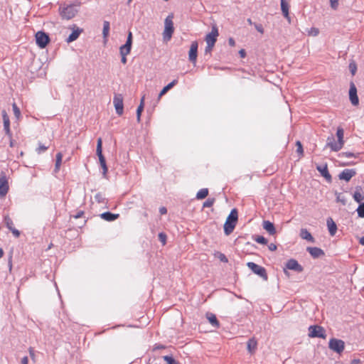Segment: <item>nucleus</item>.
Segmentation results:
<instances>
[{
  "label": "nucleus",
  "instance_id": "nucleus-1",
  "mask_svg": "<svg viewBox=\"0 0 364 364\" xmlns=\"http://www.w3.org/2000/svg\"><path fill=\"white\" fill-rule=\"evenodd\" d=\"M238 213L237 210L234 208L231 210L228 215L225 224H224V232L225 235H229L232 233L235 229L236 223L237 222Z\"/></svg>",
  "mask_w": 364,
  "mask_h": 364
},
{
  "label": "nucleus",
  "instance_id": "nucleus-2",
  "mask_svg": "<svg viewBox=\"0 0 364 364\" xmlns=\"http://www.w3.org/2000/svg\"><path fill=\"white\" fill-rule=\"evenodd\" d=\"M173 18V14H171V15H168L165 19V22H164L165 28H164V33H163L164 38L165 40H168V41L170 40L173 33L174 27H173V21H172Z\"/></svg>",
  "mask_w": 364,
  "mask_h": 364
},
{
  "label": "nucleus",
  "instance_id": "nucleus-3",
  "mask_svg": "<svg viewBox=\"0 0 364 364\" xmlns=\"http://www.w3.org/2000/svg\"><path fill=\"white\" fill-rule=\"evenodd\" d=\"M102 138H98L97 144L96 152H97V155L99 157V161H100V166H101V167L102 168V170H103V172H102L103 176H105L106 174H107V172L108 171V168H107V164H106L105 158V156L102 154Z\"/></svg>",
  "mask_w": 364,
  "mask_h": 364
},
{
  "label": "nucleus",
  "instance_id": "nucleus-4",
  "mask_svg": "<svg viewBox=\"0 0 364 364\" xmlns=\"http://www.w3.org/2000/svg\"><path fill=\"white\" fill-rule=\"evenodd\" d=\"M247 266L256 274L259 275L264 280L267 281L268 279V276L267 274V271L264 267H261L252 262H249L247 264Z\"/></svg>",
  "mask_w": 364,
  "mask_h": 364
},
{
  "label": "nucleus",
  "instance_id": "nucleus-5",
  "mask_svg": "<svg viewBox=\"0 0 364 364\" xmlns=\"http://www.w3.org/2000/svg\"><path fill=\"white\" fill-rule=\"evenodd\" d=\"M309 336L311 338H326V331L321 326H310L309 328Z\"/></svg>",
  "mask_w": 364,
  "mask_h": 364
},
{
  "label": "nucleus",
  "instance_id": "nucleus-6",
  "mask_svg": "<svg viewBox=\"0 0 364 364\" xmlns=\"http://www.w3.org/2000/svg\"><path fill=\"white\" fill-rule=\"evenodd\" d=\"M77 10L74 5H69L63 9H60V14L63 18L69 20L73 18L76 14Z\"/></svg>",
  "mask_w": 364,
  "mask_h": 364
},
{
  "label": "nucleus",
  "instance_id": "nucleus-7",
  "mask_svg": "<svg viewBox=\"0 0 364 364\" xmlns=\"http://www.w3.org/2000/svg\"><path fill=\"white\" fill-rule=\"evenodd\" d=\"M36 44L41 48H44L50 42V38L48 34L43 31H38L36 33Z\"/></svg>",
  "mask_w": 364,
  "mask_h": 364
},
{
  "label": "nucleus",
  "instance_id": "nucleus-8",
  "mask_svg": "<svg viewBox=\"0 0 364 364\" xmlns=\"http://www.w3.org/2000/svg\"><path fill=\"white\" fill-rule=\"evenodd\" d=\"M9 189V182L5 172L0 173V197L4 198L7 194Z\"/></svg>",
  "mask_w": 364,
  "mask_h": 364
},
{
  "label": "nucleus",
  "instance_id": "nucleus-9",
  "mask_svg": "<svg viewBox=\"0 0 364 364\" xmlns=\"http://www.w3.org/2000/svg\"><path fill=\"white\" fill-rule=\"evenodd\" d=\"M328 347L331 350L338 353H341L344 350L345 343L342 340L331 338L329 341Z\"/></svg>",
  "mask_w": 364,
  "mask_h": 364
},
{
  "label": "nucleus",
  "instance_id": "nucleus-10",
  "mask_svg": "<svg viewBox=\"0 0 364 364\" xmlns=\"http://www.w3.org/2000/svg\"><path fill=\"white\" fill-rule=\"evenodd\" d=\"M113 103L118 115H122L124 112L123 97L121 94H116L113 99Z\"/></svg>",
  "mask_w": 364,
  "mask_h": 364
},
{
  "label": "nucleus",
  "instance_id": "nucleus-11",
  "mask_svg": "<svg viewBox=\"0 0 364 364\" xmlns=\"http://www.w3.org/2000/svg\"><path fill=\"white\" fill-rule=\"evenodd\" d=\"M349 99L353 105H358L359 100L357 95V88L353 82H351L350 84Z\"/></svg>",
  "mask_w": 364,
  "mask_h": 364
},
{
  "label": "nucleus",
  "instance_id": "nucleus-12",
  "mask_svg": "<svg viewBox=\"0 0 364 364\" xmlns=\"http://www.w3.org/2000/svg\"><path fill=\"white\" fill-rule=\"evenodd\" d=\"M198 43L196 41H194L191 43L190 50L188 53V59L193 64L196 63L198 56Z\"/></svg>",
  "mask_w": 364,
  "mask_h": 364
},
{
  "label": "nucleus",
  "instance_id": "nucleus-13",
  "mask_svg": "<svg viewBox=\"0 0 364 364\" xmlns=\"http://www.w3.org/2000/svg\"><path fill=\"white\" fill-rule=\"evenodd\" d=\"M218 30L215 26L212 27L211 32L206 35L205 41L207 44H210V46H215V43L217 41V37L218 36Z\"/></svg>",
  "mask_w": 364,
  "mask_h": 364
},
{
  "label": "nucleus",
  "instance_id": "nucleus-14",
  "mask_svg": "<svg viewBox=\"0 0 364 364\" xmlns=\"http://www.w3.org/2000/svg\"><path fill=\"white\" fill-rule=\"evenodd\" d=\"M286 268L297 272H302L304 267L294 259H289L286 263Z\"/></svg>",
  "mask_w": 364,
  "mask_h": 364
},
{
  "label": "nucleus",
  "instance_id": "nucleus-15",
  "mask_svg": "<svg viewBox=\"0 0 364 364\" xmlns=\"http://www.w3.org/2000/svg\"><path fill=\"white\" fill-rule=\"evenodd\" d=\"M2 118L4 122V129L6 134L9 138H11V132L10 130V120L9 117L5 110L2 111Z\"/></svg>",
  "mask_w": 364,
  "mask_h": 364
},
{
  "label": "nucleus",
  "instance_id": "nucleus-16",
  "mask_svg": "<svg viewBox=\"0 0 364 364\" xmlns=\"http://www.w3.org/2000/svg\"><path fill=\"white\" fill-rule=\"evenodd\" d=\"M356 174V171L355 169H344L342 172L338 175V178L340 180H344L346 181H349L350 178Z\"/></svg>",
  "mask_w": 364,
  "mask_h": 364
},
{
  "label": "nucleus",
  "instance_id": "nucleus-17",
  "mask_svg": "<svg viewBox=\"0 0 364 364\" xmlns=\"http://www.w3.org/2000/svg\"><path fill=\"white\" fill-rule=\"evenodd\" d=\"M326 146L330 147L333 151H338L342 149L341 143L335 141V139L333 135L328 137Z\"/></svg>",
  "mask_w": 364,
  "mask_h": 364
},
{
  "label": "nucleus",
  "instance_id": "nucleus-18",
  "mask_svg": "<svg viewBox=\"0 0 364 364\" xmlns=\"http://www.w3.org/2000/svg\"><path fill=\"white\" fill-rule=\"evenodd\" d=\"M4 223L6 228L12 232L13 235L16 237H18L20 236V232L14 227L13 221L9 215H6L4 217Z\"/></svg>",
  "mask_w": 364,
  "mask_h": 364
},
{
  "label": "nucleus",
  "instance_id": "nucleus-19",
  "mask_svg": "<svg viewBox=\"0 0 364 364\" xmlns=\"http://www.w3.org/2000/svg\"><path fill=\"white\" fill-rule=\"evenodd\" d=\"M70 28L73 30V32L67 38V43H71L75 41L79 37L80 34L83 31L82 28L77 27L75 25H73Z\"/></svg>",
  "mask_w": 364,
  "mask_h": 364
},
{
  "label": "nucleus",
  "instance_id": "nucleus-20",
  "mask_svg": "<svg viewBox=\"0 0 364 364\" xmlns=\"http://www.w3.org/2000/svg\"><path fill=\"white\" fill-rule=\"evenodd\" d=\"M306 250L314 258H318L324 256L325 255L323 250L316 247H308Z\"/></svg>",
  "mask_w": 364,
  "mask_h": 364
},
{
  "label": "nucleus",
  "instance_id": "nucleus-21",
  "mask_svg": "<svg viewBox=\"0 0 364 364\" xmlns=\"http://www.w3.org/2000/svg\"><path fill=\"white\" fill-rule=\"evenodd\" d=\"M316 169L320 172L321 176L326 179L328 182H331L332 178L328 171V166L326 164H324L323 166L318 165L316 166Z\"/></svg>",
  "mask_w": 364,
  "mask_h": 364
},
{
  "label": "nucleus",
  "instance_id": "nucleus-22",
  "mask_svg": "<svg viewBox=\"0 0 364 364\" xmlns=\"http://www.w3.org/2000/svg\"><path fill=\"white\" fill-rule=\"evenodd\" d=\"M257 348V341L255 337L251 338L247 343V348L250 354H254Z\"/></svg>",
  "mask_w": 364,
  "mask_h": 364
},
{
  "label": "nucleus",
  "instance_id": "nucleus-23",
  "mask_svg": "<svg viewBox=\"0 0 364 364\" xmlns=\"http://www.w3.org/2000/svg\"><path fill=\"white\" fill-rule=\"evenodd\" d=\"M354 200L358 203H363L364 201V196L363 195V189L361 186H357L353 194Z\"/></svg>",
  "mask_w": 364,
  "mask_h": 364
},
{
  "label": "nucleus",
  "instance_id": "nucleus-24",
  "mask_svg": "<svg viewBox=\"0 0 364 364\" xmlns=\"http://www.w3.org/2000/svg\"><path fill=\"white\" fill-rule=\"evenodd\" d=\"M263 228L271 235H274L277 232L274 224L269 220L263 221Z\"/></svg>",
  "mask_w": 364,
  "mask_h": 364
},
{
  "label": "nucleus",
  "instance_id": "nucleus-25",
  "mask_svg": "<svg viewBox=\"0 0 364 364\" xmlns=\"http://www.w3.org/2000/svg\"><path fill=\"white\" fill-rule=\"evenodd\" d=\"M327 226H328L330 235L331 236L335 235L336 230H337V226L331 218H328L327 219Z\"/></svg>",
  "mask_w": 364,
  "mask_h": 364
},
{
  "label": "nucleus",
  "instance_id": "nucleus-26",
  "mask_svg": "<svg viewBox=\"0 0 364 364\" xmlns=\"http://www.w3.org/2000/svg\"><path fill=\"white\" fill-rule=\"evenodd\" d=\"M206 318L209 321V322L212 324V326H213L215 328H219L220 323L218 321L216 316L214 314L208 312L206 314Z\"/></svg>",
  "mask_w": 364,
  "mask_h": 364
},
{
  "label": "nucleus",
  "instance_id": "nucleus-27",
  "mask_svg": "<svg viewBox=\"0 0 364 364\" xmlns=\"http://www.w3.org/2000/svg\"><path fill=\"white\" fill-rule=\"evenodd\" d=\"M119 214H114L110 212H105L100 215L101 218L107 221H114L119 218Z\"/></svg>",
  "mask_w": 364,
  "mask_h": 364
},
{
  "label": "nucleus",
  "instance_id": "nucleus-28",
  "mask_svg": "<svg viewBox=\"0 0 364 364\" xmlns=\"http://www.w3.org/2000/svg\"><path fill=\"white\" fill-rule=\"evenodd\" d=\"M300 237L311 242H314V238L311 235V234L306 229H301L300 232Z\"/></svg>",
  "mask_w": 364,
  "mask_h": 364
},
{
  "label": "nucleus",
  "instance_id": "nucleus-29",
  "mask_svg": "<svg viewBox=\"0 0 364 364\" xmlns=\"http://www.w3.org/2000/svg\"><path fill=\"white\" fill-rule=\"evenodd\" d=\"M289 5L288 2L286 1V0H281V9L282 11V14L284 16L287 18L288 20L290 19L289 14Z\"/></svg>",
  "mask_w": 364,
  "mask_h": 364
},
{
  "label": "nucleus",
  "instance_id": "nucleus-30",
  "mask_svg": "<svg viewBox=\"0 0 364 364\" xmlns=\"http://www.w3.org/2000/svg\"><path fill=\"white\" fill-rule=\"evenodd\" d=\"M178 83V80L175 79L170 83H168L166 86H165L159 95V99L161 98L163 95H164L169 90H171L174 85Z\"/></svg>",
  "mask_w": 364,
  "mask_h": 364
},
{
  "label": "nucleus",
  "instance_id": "nucleus-31",
  "mask_svg": "<svg viewBox=\"0 0 364 364\" xmlns=\"http://www.w3.org/2000/svg\"><path fill=\"white\" fill-rule=\"evenodd\" d=\"M132 42L126 41V43L119 48L120 53L129 54L132 48Z\"/></svg>",
  "mask_w": 364,
  "mask_h": 364
},
{
  "label": "nucleus",
  "instance_id": "nucleus-32",
  "mask_svg": "<svg viewBox=\"0 0 364 364\" xmlns=\"http://www.w3.org/2000/svg\"><path fill=\"white\" fill-rule=\"evenodd\" d=\"M208 195V188H202L200 189L196 194V198L198 200L205 198Z\"/></svg>",
  "mask_w": 364,
  "mask_h": 364
},
{
  "label": "nucleus",
  "instance_id": "nucleus-33",
  "mask_svg": "<svg viewBox=\"0 0 364 364\" xmlns=\"http://www.w3.org/2000/svg\"><path fill=\"white\" fill-rule=\"evenodd\" d=\"M343 129L341 127H338V129H337V132H336V136L338 137V143H341V146L343 147V144H344V141H343Z\"/></svg>",
  "mask_w": 364,
  "mask_h": 364
},
{
  "label": "nucleus",
  "instance_id": "nucleus-34",
  "mask_svg": "<svg viewBox=\"0 0 364 364\" xmlns=\"http://www.w3.org/2000/svg\"><path fill=\"white\" fill-rule=\"evenodd\" d=\"M109 23L107 21H104L102 34L104 38H106L109 35Z\"/></svg>",
  "mask_w": 364,
  "mask_h": 364
},
{
  "label": "nucleus",
  "instance_id": "nucleus-35",
  "mask_svg": "<svg viewBox=\"0 0 364 364\" xmlns=\"http://www.w3.org/2000/svg\"><path fill=\"white\" fill-rule=\"evenodd\" d=\"M63 159V154L59 152L56 154V161H55V171H58L60 168V166L61 165Z\"/></svg>",
  "mask_w": 364,
  "mask_h": 364
},
{
  "label": "nucleus",
  "instance_id": "nucleus-36",
  "mask_svg": "<svg viewBox=\"0 0 364 364\" xmlns=\"http://www.w3.org/2000/svg\"><path fill=\"white\" fill-rule=\"evenodd\" d=\"M164 360L166 361L167 364H179L172 356L165 355L163 357Z\"/></svg>",
  "mask_w": 364,
  "mask_h": 364
},
{
  "label": "nucleus",
  "instance_id": "nucleus-37",
  "mask_svg": "<svg viewBox=\"0 0 364 364\" xmlns=\"http://www.w3.org/2000/svg\"><path fill=\"white\" fill-rule=\"evenodd\" d=\"M215 201V199L214 198H209L207 199L206 201L203 203V208H210L212 207Z\"/></svg>",
  "mask_w": 364,
  "mask_h": 364
},
{
  "label": "nucleus",
  "instance_id": "nucleus-38",
  "mask_svg": "<svg viewBox=\"0 0 364 364\" xmlns=\"http://www.w3.org/2000/svg\"><path fill=\"white\" fill-rule=\"evenodd\" d=\"M95 199L99 203H105V198L101 193H97L95 196Z\"/></svg>",
  "mask_w": 364,
  "mask_h": 364
},
{
  "label": "nucleus",
  "instance_id": "nucleus-39",
  "mask_svg": "<svg viewBox=\"0 0 364 364\" xmlns=\"http://www.w3.org/2000/svg\"><path fill=\"white\" fill-rule=\"evenodd\" d=\"M296 146H297L296 152L299 155V157L303 156L304 150L303 146L300 141H297L296 142Z\"/></svg>",
  "mask_w": 364,
  "mask_h": 364
},
{
  "label": "nucleus",
  "instance_id": "nucleus-40",
  "mask_svg": "<svg viewBox=\"0 0 364 364\" xmlns=\"http://www.w3.org/2000/svg\"><path fill=\"white\" fill-rule=\"evenodd\" d=\"M12 107H13V111H14V114L15 117H16V119H19L21 117V111H20L19 108L17 107L16 103H14L12 105Z\"/></svg>",
  "mask_w": 364,
  "mask_h": 364
},
{
  "label": "nucleus",
  "instance_id": "nucleus-41",
  "mask_svg": "<svg viewBox=\"0 0 364 364\" xmlns=\"http://www.w3.org/2000/svg\"><path fill=\"white\" fill-rule=\"evenodd\" d=\"M255 240L257 242L260 243V244H263V245H267V240L265 237H264L263 236L257 235L255 237Z\"/></svg>",
  "mask_w": 364,
  "mask_h": 364
},
{
  "label": "nucleus",
  "instance_id": "nucleus-42",
  "mask_svg": "<svg viewBox=\"0 0 364 364\" xmlns=\"http://www.w3.org/2000/svg\"><path fill=\"white\" fill-rule=\"evenodd\" d=\"M144 107L142 105H139L137 109H136V120L138 122H140L141 121V112L144 110Z\"/></svg>",
  "mask_w": 364,
  "mask_h": 364
},
{
  "label": "nucleus",
  "instance_id": "nucleus-43",
  "mask_svg": "<svg viewBox=\"0 0 364 364\" xmlns=\"http://www.w3.org/2000/svg\"><path fill=\"white\" fill-rule=\"evenodd\" d=\"M215 255L223 262H228V259L226 256L220 252H217Z\"/></svg>",
  "mask_w": 364,
  "mask_h": 364
},
{
  "label": "nucleus",
  "instance_id": "nucleus-44",
  "mask_svg": "<svg viewBox=\"0 0 364 364\" xmlns=\"http://www.w3.org/2000/svg\"><path fill=\"white\" fill-rule=\"evenodd\" d=\"M358 215L360 218H364V203H360L357 209Z\"/></svg>",
  "mask_w": 364,
  "mask_h": 364
},
{
  "label": "nucleus",
  "instance_id": "nucleus-45",
  "mask_svg": "<svg viewBox=\"0 0 364 364\" xmlns=\"http://www.w3.org/2000/svg\"><path fill=\"white\" fill-rule=\"evenodd\" d=\"M349 69L353 75H354L357 70V65L355 62H351L349 64Z\"/></svg>",
  "mask_w": 364,
  "mask_h": 364
},
{
  "label": "nucleus",
  "instance_id": "nucleus-46",
  "mask_svg": "<svg viewBox=\"0 0 364 364\" xmlns=\"http://www.w3.org/2000/svg\"><path fill=\"white\" fill-rule=\"evenodd\" d=\"M48 149V146H45L41 144H39L38 147L36 149V151L38 154H41L46 151Z\"/></svg>",
  "mask_w": 364,
  "mask_h": 364
},
{
  "label": "nucleus",
  "instance_id": "nucleus-47",
  "mask_svg": "<svg viewBox=\"0 0 364 364\" xmlns=\"http://www.w3.org/2000/svg\"><path fill=\"white\" fill-rule=\"evenodd\" d=\"M159 240L162 242V244L164 245L166 242V235L164 232H160L159 234Z\"/></svg>",
  "mask_w": 364,
  "mask_h": 364
},
{
  "label": "nucleus",
  "instance_id": "nucleus-48",
  "mask_svg": "<svg viewBox=\"0 0 364 364\" xmlns=\"http://www.w3.org/2000/svg\"><path fill=\"white\" fill-rule=\"evenodd\" d=\"M331 2V7L336 10L338 8V0H330Z\"/></svg>",
  "mask_w": 364,
  "mask_h": 364
},
{
  "label": "nucleus",
  "instance_id": "nucleus-49",
  "mask_svg": "<svg viewBox=\"0 0 364 364\" xmlns=\"http://www.w3.org/2000/svg\"><path fill=\"white\" fill-rule=\"evenodd\" d=\"M256 30L261 34L264 33V28L262 24L254 23Z\"/></svg>",
  "mask_w": 364,
  "mask_h": 364
},
{
  "label": "nucleus",
  "instance_id": "nucleus-50",
  "mask_svg": "<svg viewBox=\"0 0 364 364\" xmlns=\"http://www.w3.org/2000/svg\"><path fill=\"white\" fill-rule=\"evenodd\" d=\"M341 156H345L346 157H356L357 156L354 153L350 152V151L343 152L341 154Z\"/></svg>",
  "mask_w": 364,
  "mask_h": 364
},
{
  "label": "nucleus",
  "instance_id": "nucleus-51",
  "mask_svg": "<svg viewBox=\"0 0 364 364\" xmlns=\"http://www.w3.org/2000/svg\"><path fill=\"white\" fill-rule=\"evenodd\" d=\"M214 46H210V44H207L205 47V53H210L213 48Z\"/></svg>",
  "mask_w": 364,
  "mask_h": 364
},
{
  "label": "nucleus",
  "instance_id": "nucleus-52",
  "mask_svg": "<svg viewBox=\"0 0 364 364\" xmlns=\"http://www.w3.org/2000/svg\"><path fill=\"white\" fill-rule=\"evenodd\" d=\"M120 55H122V59H121V61L123 64H126L127 63V58L126 56L128 55V54H125V53H120Z\"/></svg>",
  "mask_w": 364,
  "mask_h": 364
},
{
  "label": "nucleus",
  "instance_id": "nucleus-53",
  "mask_svg": "<svg viewBox=\"0 0 364 364\" xmlns=\"http://www.w3.org/2000/svg\"><path fill=\"white\" fill-rule=\"evenodd\" d=\"M268 248L270 251H275L277 250V245L274 243H271L268 245Z\"/></svg>",
  "mask_w": 364,
  "mask_h": 364
},
{
  "label": "nucleus",
  "instance_id": "nucleus-54",
  "mask_svg": "<svg viewBox=\"0 0 364 364\" xmlns=\"http://www.w3.org/2000/svg\"><path fill=\"white\" fill-rule=\"evenodd\" d=\"M29 354L31 358L34 360L35 359V354H34V350L33 348H29Z\"/></svg>",
  "mask_w": 364,
  "mask_h": 364
},
{
  "label": "nucleus",
  "instance_id": "nucleus-55",
  "mask_svg": "<svg viewBox=\"0 0 364 364\" xmlns=\"http://www.w3.org/2000/svg\"><path fill=\"white\" fill-rule=\"evenodd\" d=\"M83 215H84V212H83V211H82V210H80V211L77 212L76 215H73V217H74L75 218H81Z\"/></svg>",
  "mask_w": 364,
  "mask_h": 364
},
{
  "label": "nucleus",
  "instance_id": "nucleus-56",
  "mask_svg": "<svg viewBox=\"0 0 364 364\" xmlns=\"http://www.w3.org/2000/svg\"><path fill=\"white\" fill-rule=\"evenodd\" d=\"M228 43L230 46L233 47L235 46V41L232 38L228 39Z\"/></svg>",
  "mask_w": 364,
  "mask_h": 364
},
{
  "label": "nucleus",
  "instance_id": "nucleus-57",
  "mask_svg": "<svg viewBox=\"0 0 364 364\" xmlns=\"http://www.w3.org/2000/svg\"><path fill=\"white\" fill-rule=\"evenodd\" d=\"M159 212L161 215H164V214H166L167 213V209L165 207H161L160 209H159Z\"/></svg>",
  "mask_w": 364,
  "mask_h": 364
},
{
  "label": "nucleus",
  "instance_id": "nucleus-58",
  "mask_svg": "<svg viewBox=\"0 0 364 364\" xmlns=\"http://www.w3.org/2000/svg\"><path fill=\"white\" fill-rule=\"evenodd\" d=\"M239 55L241 58H245L246 56V52L244 49H241L240 51H239Z\"/></svg>",
  "mask_w": 364,
  "mask_h": 364
},
{
  "label": "nucleus",
  "instance_id": "nucleus-59",
  "mask_svg": "<svg viewBox=\"0 0 364 364\" xmlns=\"http://www.w3.org/2000/svg\"><path fill=\"white\" fill-rule=\"evenodd\" d=\"M21 364H28V358L27 356H25L22 358Z\"/></svg>",
  "mask_w": 364,
  "mask_h": 364
},
{
  "label": "nucleus",
  "instance_id": "nucleus-60",
  "mask_svg": "<svg viewBox=\"0 0 364 364\" xmlns=\"http://www.w3.org/2000/svg\"><path fill=\"white\" fill-rule=\"evenodd\" d=\"M127 41H129V42L132 43V33L131 31H129V33H128Z\"/></svg>",
  "mask_w": 364,
  "mask_h": 364
},
{
  "label": "nucleus",
  "instance_id": "nucleus-61",
  "mask_svg": "<svg viewBox=\"0 0 364 364\" xmlns=\"http://www.w3.org/2000/svg\"><path fill=\"white\" fill-rule=\"evenodd\" d=\"M9 139H10V143H9L10 146H11V147L14 146V145H15V141L12 139V137H11V138H9Z\"/></svg>",
  "mask_w": 364,
  "mask_h": 364
},
{
  "label": "nucleus",
  "instance_id": "nucleus-62",
  "mask_svg": "<svg viewBox=\"0 0 364 364\" xmlns=\"http://www.w3.org/2000/svg\"><path fill=\"white\" fill-rule=\"evenodd\" d=\"M360 363V360L358 359H353L351 360V364H358Z\"/></svg>",
  "mask_w": 364,
  "mask_h": 364
},
{
  "label": "nucleus",
  "instance_id": "nucleus-63",
  "mask_svg": "<svg viewBox=\"0 0 364 364\" xmlns=\"http://www.w3.org/2000/svg\"><path fill=\"white\" fill-rule=\"evenodd\" d=\"M144 96H143L141 99V101H140V104L139 105H142L143 107H144Z\"/></svg>",
  "mask_w": 364,
  "mask_h": 364
},
{
  "label": "nucleus",
  "instance_id": "nucleus-64",
  "mask_svg": "<svg viewBox=\"0 0 364 364\" xmlns=\"http://www.w3.org/2000/svg\"><path fill=\"white\" fill-rule=\"evenodd\" d=\"M359 242H360L362 245H364V237H362L360 239Z\"/></svg>",
  "mask_w": 364,
  "mask_h": 364
}]
</instances>
